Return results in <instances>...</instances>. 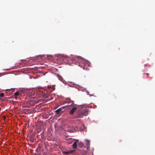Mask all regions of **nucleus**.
<instances>
[{"label": "nucleus", "instance_id": "4", "mask_svg": "<svg viewBox=\"0 0 155 155\" xmlns=\"http://www.w3.org/2000/svg\"><path fill=\"white\" fill-rule=\"evenodd\" d=\"M85 141L86 145L87 146V150H89L90 148V141L89 140H88L87 139L85 140Z\"/></svg>", "mask_w": 155, "mask_h": 155}, {"label": "nucleus", "instance_id": "13", "mask_svg": "<svg viewBox=\"0 0 155 155\" xmlns=\"http://www.w3.org/2000/svg\"><path fill=\"white\" fill-rule=\"evenodd\" d=\"M74 151V150H71L70 151H69L64 152L63 153H64L66 154H68L69 153H72Z\"/></svg>", "mask_w": 155, "mask_h": 155}, {"label": "nucleus", "instance_id": "15", "mask_svg": "<svg viewBox=\"0 0 155 155\" xmlns=\"http://www.w3.org/2000/svg\"><path fill=\"white\" fill-rule=\"evenodd\" d=\"M5 94L3 93H1L0 94V97H4Z\"/></svg>", "mask_w": 155, "mask_h": 155}, {"label": "nucleus", "instance_id": "19", "mask_svg": "<svg viewBox=\"0 0 155 155\" xmlns=\"http://www.w3.org/2000/svg\"><path fill=\"white\" fill-rule=\"evenodd\" d=\"M15 98L16 99H17V96H15Z\"/></svg>", "mask_w": 155, "mask_h": 155}, {"label": "nucleus", "instance_id": "16", "mask_svg": "<svg viewBox=\"0 0 155 155\" xmlns=\"http://www.w3.org/2000/svg\"><path fill=\"white\" fill-rule=\"evenodd\" d=\"M66 109H72V107H69L67 108Z\"/></svg>", "mask_w": 155, "mask_h": 155}, {"label": "nucleus", "instance_id": "2", "mask_svg": "<svg viewBox=\"0 0 155 155\" xmlns=\"http://www.w3.org/2000/svg\"><path fill=\"white\" fill-rule=\"evenodd\" d=\"M79 66L82 68L83 69L86 70L87 68V66L86 63H87V62L81 58L79 59Z\"/></svg>", "mask_w": 155, "mask_h": 155}, {"label": "nucleus", "instance_id": "7", "mask_svg": "<svg viewBox=\"0 0 155 155\" xmlns=\"http://www.w3.org/2000/svg\"><path fill=\"white\" fill-rule=\"evenodd\" d=\"M75 127V128H76L77 129H78V127L79 128V129L80 130V131L83 130L84 129V127H83V126H82V127Z\"/></svg>", "mask_w": 155, "mask_h": 155}, {"label": "nucleus", "instance_id": "20", "mask_svg": "<svg viewBox=\"0 0 155 155\" xmlns=\"http://www.w3.org/2000/svg\"><path fill=\"white\" fill-rule=\"evenodd\" d=\"M80 144H81V145H82V146L83 145V144H82V143H80Z\"/></svg>", "mask_w": 155, "mask_h": 155}, {"label": "nucleus", "instance_id": "1", "mask_svg": "<svg viewBox=\"0 0 155 155\" xmlns=\"http://www.w3.org/2000/svg\"><path fill=\"white\" fill-rule=\"evenodd\" d=\"M88 110L87 109H81L79 110L77 113L76 116L77 118H81L83 116H86L88 114Z\"/></svg>", "mask_w": 155, "mask_h": 155}, {"label": "nucleus", "instance_id": "9", "mask_svg": "<svg viewBox=\"0 0 155 155\" xmlns=\"http://www.w3.org/2000/svg\"><path fill=\"white\" fill-rule=\"evenodd\" d=\"M71 101H72L68 99L66 101H65L63 103V104H65V103H68V104H71Z\"/></svg>", "mask_w": 155, "mask_h": 155}, {"label": "nucleus", "instance_id": "3", "mask_svg": "<svg viewBox=\"0 0 155 155\" xmlns=\"http://www.w3.org/2000/svg\"><path fill=\"white\" fill-rule=\"evenodd\" d=\"M77 109V107H76V105H75L74 107H72V109L69 111L70 114H71L73 115Z\"/></svg>", "mask_w": 155, "mask_h": 155}, {"label": "nucleus", "instance_id": "11", "mask_svg": "<svg viewBox=\"0 0 155 155\" xmlns=\"http://www.w3.org/2000/svg\"><path fill=\"white\" fill-rule=\"evenodd\" d=\"M42 96L44 98H47L48 97V95L47 94L44 93L42 94Z\"/></svg>", "mask_w": 155, "mask_h": 155}, {"label": "nucleus", "instance_id": "14", "mask_svg": "<svg viewBox=\"0 0 155 155\" xmlns=\"http://www.w3.org/2000/svg\"><path fill=\"white\" fill-rule=\"evenodd\" d=\"M14 95L15 96H17L19 95V92L17 91L14 94Z\"/></svg>", "mask_w": 155, "mask_h": 155}, {"label": "nucleus", "instance_id": "18", "mask_svg": "<svg viewBox=\"0 0 155 155\" xmlns=\"http://www.w3.org/2000/svg\"><path fill=\"white\" fill-rule=\"evenodd\" d=\"M5 118H6V117L5 116H4L3 117V119L4 120H5Z\"/></svg>", "mask_w": 155, "mask_h": 155}, {"label": "nucleus", "instance_id": "5", "mask_svg": "<svg viewBox=\"0 0 155 155\" xmlns=\"http://www.w3.org/2000/svg\"><path fill=\"white\" fill-rule=\"evenodd\" d=\"M75 104H74V103L73 101H71V103L69 104L68 105H66V108H67L69 107H74V106H75Z\"/></svg>", "mask_w": 155, "mask_h": 155}, {"label": "nucleus", "instance_id": "17", "mask_svg": "<svg viewBox=\"0 0 155 155\" xmlns=\"http://www.w3.org/2000/svg\"><path fill=\"white\" fill-rule=\"evenodd\" d=\"M65 107H66V106H63V107H61V109L62 108H65Z\"/></svg>", "mask_w": 155, "mask_h": 155}, {"label": "nucleus", "instance_id": "12", "mask_svg": "<svg viewBox=\"0 0 155 155\" xmlns=\"http://www.w3.org/2000/svg\"><path fill=\"white\" fill-rule=\"evenodd\" d=\"M61 110V108H60L57 110H56L55 112L57 113V114H60V112Z\"/></svg>", "mask_w": 155, "mask_h": 155}, {"label": "nucleus", "instance_id": "10", "mask_svg": "<svg viewBox=\"0 0 155 155\" xmlns=\"http://www.w3.org/2000/svg\"><path fill=\"white\" fill-rule=\"evenodd\" d=\"M58 79L60 80L61 81L63 82V81H64L63 78L60 76L59 75H58Z\"/></svg>", "mask_w": 155, "mask_h": 155}, {"label": "nucleus", "instance_id": "21", "mask_svg": "<svg viewBox=\"0 0 155 155\" xmlns=\"http://www.w3.org/2000/svg\"><path fill=\"white\" fill-rule=\"evenodd\" d=\"M147 74V75H148V74Z\"/></svg>", "mask_w": 155, "mask_h": 155}, {"label": "nucleus", "instance_id": "8", "mask_svg": "<svg viewBox=\"0 0 155 155\" xmlns=\"http://www.w3.org/2000/svg\"><path fill=\"white\" fill-rule=\"evenodd\" d=\"M73 140L74 139H72V138L69 139L68 140L67 142L68 143H71L73 141Z\"/></svg>", "mask_w": 155, "mask_h": 155}, {"label": "nucleus", "instance_id": "6", "mask_svg": "<svg viewBox=\"0 0 155 155\" xmlns=\"http://www.w3.org/2000/svg\"><path fill=\"white\" fill-rule=\"evenodd\" d=\"M79 141L78 140H76L73 144L72 147L74 149H75L77 147V143L79 142Z\"/></svg>", "mask_w": 155, "mask_h": 155}]
</instances>
